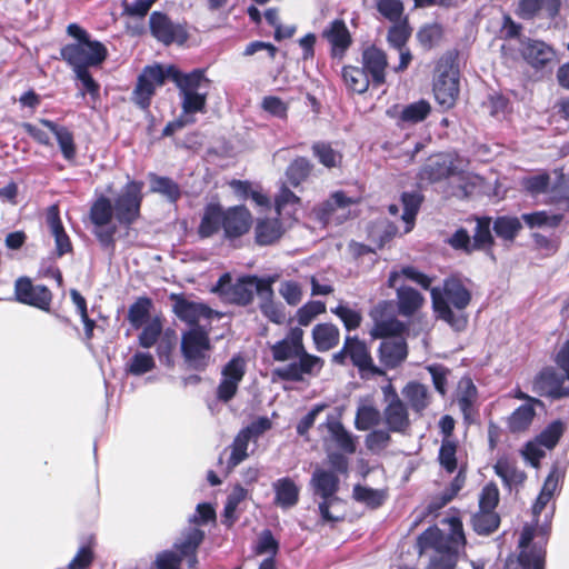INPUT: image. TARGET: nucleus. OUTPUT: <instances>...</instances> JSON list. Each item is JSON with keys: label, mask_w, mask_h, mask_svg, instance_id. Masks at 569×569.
<instances>
[{"label": "nucleus", "mask_w": 569, "mask_h": 569, "mask_svg": "<svg viewBox=\"0 0 569 569\" xmlns=\"http://www.w3.org/2000/svg\"><path fill=\"white\" fill-rule=\"evenodd\" d=\"M388 308L389 303L387 301H380L370 310L369 316L375 323L370 336L375 339L399 337L406 330V326L397 318L383 319Z\"/></svg>", "instance_id": "4468645a"}, {"label": "nucleus", "mask_w": 569, "mask_h": 569, "mask_svg": "<svg viewBox=\"0 0 569 569\" xmlns=\"http://www.w3.org/2000/svg\"><path fill=\"white\" fill-rule=\"evenodd\" d=\"M47 224L49 227L50 233L54 238L56 251L58 256H63L70 252L72 248L71 242L63 229L57 206L49 207L47 212Z\"/></svg>", "instance_id": "bb28decb"}, {"label": "nucleus", "mask_w": 569, "mask_h": 569, "mask_svg": "<svg viewBox=\"0 0 569 569\" xmlns=\"http://www.w3.org/2000/svg\"><path fill=\"white\" fill-rule=\"evenodd\" d=\"M224 211L219 204L207 206L201 223L199 226V233L201 237H210L216 233L220 227H223Z\"/></svg>", "instance_id": "e433bc0d"}, {"label": "nucleus", "mask_w": 569, "mask_h": 569, "mask_svg": "<svg viewBox=\"0 0 569 569\" xmlns=\"http://www.w3.org/2000/svg\"><path fill=\"white\" fill-rule=\"evenodd\" d=\"M410 29L407 24L406 19L399 22H395L390 27L387 36L389 44L395 49H401L407 47V41L410 37Z\"/></svg>", "instance_id": "0e129e2a"}, {"label": "nucleus", "mask_w": 569, "mask_h": 569, "mask_svg": "<svg viewBox=\"0 0 569 569\" xmlns=\"http://www.w3.org/2000/svg\"><path fill=\"white\" fill-rule=\"evenodd\" d=\"M378 12L390 22L402 21L403 3L401 0H376Z\"/></svg>", "instance_id": "4d7b16f0"}, {"label": "nucleus", "mask_w": 569, "mask_h": 569, "mask_svg": "<svg viewBox=\"0 0 569 569\" xmlns=\"http://www.w3.org/2000/svg\"><path fill=\"white\" fill-rule=\"evenodd\" d=\"M521 399H526V403L519 406L509 417L508 426L511 432H520L526 430L532 422L535 406H543V402L537 398L521 395Z\"/></svg>", "instance_id": "5701e85b"}, {"label": "nucleus", "mask_w": 569, "mask_h": 569, "mask_svg": "<svg viewBox=\"0 0 569 569\" xmlns=\"http://www.w3.org/2000/svg\"><path fill=\"white\" fill-rule=\"evenodd\" d=\"M282 234L281 223L278 219L259 220L256 226V240L259 244H271Z\"/></svg>", "instance_id": "ea45409f"}, {"label": "nucleus", "mask_w": 569, "mask_h": 569, "mask_svg": "<svg viewBox=\"0 0 569 569\" xmlns=\"http://www.w3.org/2000/svg\"><path fill=\"white\" fill-rule=\"evenodd\" d=\"M251 224V214L243 206H236L224 211L223 230L227 237L233 238L246 233Z\"/></svg>", "instance_id": "4be33fe9"}, {"label": "nucleus", "mask_w": 569, "mask_h": 569, "mask_svg": "<svg viewBox=\"0 0 569 569\" xmlns=\"http://www.w3.org/2000/svg\"><path fill=\"white\" fill-rule=\"evenodd\" d=\"M522 56L528 61V63L539 68L550 62L555 57V52L552 48L545 42L530 40L523 46Z\"/></svg>", "instance_id": "2f4dec72"}, {"label": "nucleus", "mask_w": 569, "mask_h": 569, "mask_svg": "<svg viewBox=\"0 0 569 569\" xmlns=\"http://www.w3.org/2000/svg\"><path fill=\"white\" fill-rule=\"evenodd\" d=\"M156 367L154 359L151 353L137 351L126 363L127 375L140 377L150 372Z\"/></svg>", "instance_id": "c03bdc74"}, {"label": "nucleus", "mask_w": 569, "mask_h": 569, "mask_svg": "<svg viewBox=\"0 0 569 569\" xmlns=\"http://www.w3.org/2000/svg\"><path fill=\"white\" fill-rule=\"evenodd\" d=\"M325 426L336 446L348 455L357 451V437L346 429L343 423L332 415L327 417Z\"/></svg>", "instance_id": "412c9836"}, {"label": "nucleus", "mask_w": 569, "mask_h": 569, "mask_svg": "<svg viewBox=\"0 0 569 569\" xmlns=\"http://www.w3.org/2000/svg\"><path fill=\"white\" fill-rule=\"evenodd\" d=\"M246 373L244 361L240 356H233L222 368L221 379L239 385Z\"/></svg>", "instance_id": "e2e57ef3"}, {"label": "nucleus", "mask_w": 569, "mask_h": 569, "mask_svg": "<svg viewBox=\"0 0 569 569\" xmlns=\"http://www.w3.org/2000/svg\"><path fill=\"white\" fill-rule=\"evenodd\" d=\"M303 348V330L299 327L291 328L283 339L270 346L272 359L277 362L297 358Z\"/></svg>", "instance_id": "dca6fc26"}, {"label": "nucleus", "mask_w": 569, "mask_h": 569, "mask_svg": "<svg viewBox=\"0 0 569 569\" xmlns=\"http://www.w3.org/2000/svg\"><path fill=\"white\" fill-rule=\"evenodd\" d=\"M380 423V412L372 406H361L358 408L355 427L358 430H368Z\"/></svg>", "instance_id": "052dcab7"}, {"label": "nucleus", "mask_w": 569, "mask_h": 569, "mask_svg": "<svg viewBox=\"0 0 569 569\" xmlns=\"http://www.w3.org/2000/svg\"><path fill=\"white\" fill-rule=\"evenodd\" d=\"M390 432L391 431L383 429L372 430L366 436V448L372 453H380L391 441Z\"/></svg>", "instance_id": "69168bd1"}, {"label": "nucleus", "mask_w": 569, "mask_h": 569, "mask_svg": "<svg viewBox=\"0 0 569 569\" xmlns=\"http://www.w3.org/2000/svg\"><path fill=\"white\" fill-rule=\"evenodd\" d=\"M563 216L562 214H550L546 211H537L533 213H525L522 216V220L530 227V228H555L559 226V223L562 221Z\"/></svg>", "instance_id": "5fc2aeb1"}, {"label": "nucleus", "mask_w": 569, "mask_h": 569, "mask_svg": "<svg viewBox=\"0 0 569 569\" xmlns=\"http://www.w3.org/2000/svg\"><path fill=\"white\" fill-rule=\"evenodd\" d=\"M387 428L391 432L406 435L410 427L409 413L401 399H397L383 410Z\"/></svg>", "instance_id": "393cba45"}, {"label": "nucleus", "mask_w": 569, "mask_h": 569, "mask_svg": "<svg viewBox=\"0 0 569 569\" xmlns=\"http://www.w3.org/2000/svg\"><path fill=\"white\" fill-rule=\"evenodd\" d=\"M253 287H211V291L226 297L238 306H248L254 297Z\"/></svg>", "instance_id": "79ce46f5"}, {"label": "nucleus", "mask_w": 569, "mask_h": 569, "mask_svg": "<svg viewBox=\"0 0 569 569\" xmlns=\"http://www.w3.org/2000/svg\"><path fill=\"white\" fill-rule=\"evenodd\" d=\"M362 70L368 73L373 87H380L386 82V70L388 67L387 54L383 50L371 46L362 52Z\"/></svg>", "instance_id": "f3484780"}, {"label": "nucleus", "mask_w": 569, "mask_h": 569, "mask_svg": "<svg viewBox=\"0 0 569 569\" xmlns=\"http://www.w3.org/2000/svg\"><path fill=\"white\" fill-rule=\"evenodd\" d=\"M150 189L152 192L166 196L170 201L178 199V186L169 178L149 174Z\"/></svg>", "instance_id": "6e6d98bb"}, {"label": "nucleus", "mask_w": 569, "mask_h": 569, "mask_svg": "<svg viewBox=\"0 0 569 569\" xmlns=\"http://www.w3.org/2000/svg\"><path fill=\"white\" fill-rule=\"evenodd\" d=\"M310 485L313 489V493L321 498L318 505V509L323 522H338L343 518L333 516L330 512V508L339 503L341 500L337 496L340 487L339 477L332 471L316 469L311 476Z\"/></svg>", "instance_id": "423d86ee"}, {"label": "nucleus", "mask_w": 569, "mask_h": 569, "mask_svg": "<svg viewBox=\"0 0 569 569\" xmlns=\"http://www.w3.org/2000/svg\"><path fill=\"white\" fill-rule=\"evenodd\" d=\"M274 204L279 216L295 218L300 207V198L282 186L274 199Z\"/></svg>", "instance_id": "58836bf2"}, {"label": "nucleus", "mask_w": 569, "mask_h": 569, "mask_svg": "<svg viewBox=\"0 0 569 569\" xmlns=\"http://www.w3.org/2000/svg\"><path fill=\"white\" fill-rule=\"evenodd\" d=\"M522 224L519 218L512 216L498 217L492 226L493 231L499 238L512 241L518 232L521 230Z\"/></svg>", "instance_id": "37998d69"}, {"label": "nucleus", "mask_w": 569, "mask_h": 569, "mask_svg": "<svg viewBox=\"0 0 569 569\" xmlns=\"http://www.w3.org/2000/svg\"><path fill=\"white\" fill-rule=\"evenodd\" d=\"M209 80L204 71L196 69L190 73L180 72V93L182 94L180 128L197 121V114L206 113Z\"/></svg>", "instance_id": "7ed1b4c3"}, {"label": "nucleus", "mask_w": 569, "mask_h": 569, "mask_svg": "<svg viewBox=\"0 0 569 569\" xmlns=\"http://www.w3.org/2000/svg\"><path fill=\"white\" fill-rule=\"evenodd\" d=\"M171 80L178 86V67L174 64L154 63L146 66L138 77L132 93L133 102L141 109L150 106L156 89Z\"/></svg>", "instance_id": "20e7f679"}, {"label": "nucleus", "mask_w": 569, "mask_h": 569, "mask_svg": "<svg viewBox=\"0 0 569 569\" xmlns=\"http://www.w3.org/2000/svg\"><path fill=\"white\" fill-rule=\"evenodd\" d=\"M401 200L403 204L401 219L406 223L405 232L407 233L413 228L415 219L419 211L422 197L418 192H403Z\"/></svg>", "instance_id": "a19ab883"}, {"label": "nucleus", "mask_w": 569, "mask_h": 569, "mask_svg": "<svg viewBox=\"0 0 569 569\" xmlns=\"http://www.w3.org/2000/svg\"><path fill=\"white\" fill-rule=\"evenodd\" d=\"M430 111V103L426 100H419L406 106L401 111L400 119L407 123H418L423 121Z\"/></svg>", "instance_id": "3c124183"}, {"label": "nucleus", "mask_w": 569, "mask_h": 569, "mask_svg": "<svg viewBox=\"0 0 569 569\" xmlns=\"http://www.w3.org/2000/svg\"><path fill=\"white\" fill-rule=\"evenodd\" d=\"M430 289L432 307L438 318L446 321L453 330L462 331L468 323L463 310L471 300L467 287H422Z\"/></svg>", "instance_id": "f03ea898"}, {"label": "nucleus", "mask_w": 569, "mask_h": 569, "mask_svg": "<svg viewBox=\"0 0 569 569\" xmlns=\"http://www.w3.org/2000/svg\"><path fill=\"white\" fill-rule=\"evenodd\" d=\"M545 548L533 546L530 550L520 551L517 559L508 558L505 569H545Z\"/></svg>", "instance_id": "a878e982"}, {"label": "nucleus", "mask_w": 569, "mask_h": 569, "mask_svg": "<svg viewBox=\"0 0 569 569\" xmlns=\"http://www.w3.org/2000/svg\"><path fill=\"white\" fill-rule=\"evenodd\" d=\"M40 123L56 136L63 158L68 161H72L76 158V146L72 132L68 128L58 126L49 119H41Z\"/></svg>", "instance_id": "7c9ffc66"}, {"label": "nucleus", "mask_w": 569, "mask_h": 569, "mask_svg": "<svg viewBox=\"0 0 569 569\" xmlns=\"http://www.w3.org/2000/svg\"><path fill=\"white\" fill-rule=\"evenodd\" d=\"M295 359L284 367L274 368L272 376L282 381L300 382L305 375L316 376L323 366L322 358L309 353L306 348Z\"/></svg>", "instance_id": "6e6552de"}, {"label": "nucleus", "mask_w": 569, "mask_h": 569, "mask_svg": "<svg viewBox=\"0 0 569 569\" xmlns=\"http://www.w3.org/2000/svg\"><path fill=\"white\" fill-rule=\"evenodd\" d=\"M151 301L148 298H140L130 306L128 311V320L136 329L140 328L149 317Z\"/></svg>", "instance_id": "bf43d9fd"}, {"label": "nucleus", "mask_w": 569, "mask_h": 569, "mask_svg": "<svg viewBox=\"0 0 569 569\" xmlns=\"http://www.w3.org/2000/svg\"><path fill=\"white\" fill-rule=\"evenodd\" d=\"M107 48L97 40H86L66 44L61 49L62 59L73 70L100 66L107 58Z\"/></svg>", "instance_id": "0eeeda50"}, {"label": "nucleus", "mask_w": 569, "mask_h": 569, "mask_svg": "<svg viewBox=\"0 0 569 569\" xmlns=\"http://www.w3.org/2000/svg\"><path fill=\"white\" fill-rule=\"evenodd\" d=\"M221 313L211 309L203 302L189 301L180 293V321L189 328L210 330L214 318H221Z\"/></svg>", "instance_id": "ddd939ff"}, {"label": "nucleus", "mask_w": 569, "mask_h": 569, "mask_svg": "<svg viewBox=\"0 0 569 569\" xmlns=\"http://www.w3.org/2000/svg\"><path fill=\"white\" fill-rule=\"evenodd\" d=\"M142 189L143 182L132 180L122 188L113 204L104 196L92 203L90 220L96 228V237L103 246L113 243V236L117 232V226L112 223L113 217L123 226H130L139 218L143 198Z\"/></svg>", "instance_id": "f257e3e1"}, {"label": "nucleus", "mask_w": 569, "mask_h": 569, "mask_svg": "<svg viewBox=\"0 0 569 569\" xmlns=\"http://www.w3.org/2000/svg\"><path fill=\"white\" fill-rule=\"evenodd\" d=\"M250 439L244 432L240 431L234 438L231 446V453L228 460V467L234 468L240 465L247 457V449Z\"/></svg>", "instance_id": "680f3d73"}, {"label": "nucleus", "mask_w": 569, "mask_h": 569, "mask_svg": "<svg viewBox=\"0 0 569 569\" xmlns=\"http://www.w3.org/2000/svg\"><path fill=\"white\" fill-rule=\"evenodd\" d=\"M566 373L558 372L553 367L541 369L532 381V391L551 400L569 398V386H565Z\"/></svg>", "instance_id": "9d476101"}, {"label": "nucleus", "mask_w": 569, "mask_h": 569, "mask_svg": "<svg viewBox=\"0 0 569 569\" xmlns=\"http://www.w3.org/2000/svg\"><path fill=\"white\" fill-rule=\"evenodd\" d=\"M355 500L365 503L371 509L381 507L386 500V493L382 490L356 485L352 490Z\"/></svg>", "instance_id": "a18cd8bd"}, {"label": "nucleus", "mask_w": 569, "mask_h": 569, "mask_svg": "<svg viewBox=\"0 0 569 569\" xmlns=\"http://www.w3.org/2000/svg\"><path fill=\"white\" fill-rule=\"evenodd\" d=\"M433 82L435 98L443 108H451L459 94V74L453 66L439 67Z\"/></svg>", "instance_id": "f8f14e48"}, {"label": "nucleus", "mask_w": 569, "mask_h": 569, "mask_svg": "<svg viewBox=\"0 0 569 569\" xmlns=\"http://www.w3.org/2000/svg\"><path fill=\"white\" fill-rule=\"evenodd\" d=\"M357 202V198L347 197L343 191H336L316 209V216L323 224H339L349 218L350 207Z\"/></svg>", "instance_id": "9b49d317"}, {"label": "nucleus", "mask_w": 569, "mask_h": 569, "mask_svg": "<svg viewBox=\"0 0 569 569\" xmlns=\"http://www.w3.org/2000/svg\"><path fill=\"white\" fill-rule=\"evenodd\" d=\"M322 37L330 43L335 57H342L352 42L347 24L341 19L331 21L322 31Z\"/></svg>", "instance_id": "6ab92c4d"}, {"label": "nucleus", "mask_w": 569, "mask_h": 569, "mask_svg": "<svg viewBox=\"0 0 569 569\" xmlns=\"http://www.w3.org/2000/svg\"><path fill=\"white\" fill-rule=\"evenodd\" d=\"M342 78L347 88L356 93H363L371 84L368 73L359 67L347 66L342 69Z\"/></svg>", "instance_id": "4c0bfd02"}, {"label": "nucleus", "mask_w": 569, "mask_h": 569, "mask_svg": "<svg viewBox=\"0 0 569 569\" xmlns=\"http://www.w3.org/2000/svg\"><path fill=\"white\" fill-rule=\"evenodd\" d=\"M398 312L403 317L413 316L423 305V296L415 287H397Z\"/></svg>", "instance_id": "c756f323"}, {"label": "nucleus", "mask_w": 569, "mask_h": 569, "mask_svg": "<svg viewBox=\"0 0 569 569\" xmlns=\"http://www.w3.org/2000/svg\"><path fill=\"white\" fill-rule=\"evenodd\" d=\"M272 487L276 505L283 509H289L298 503L300 490L291 478H280L273 482Z\"/></svg>", "instance_id": "cd10ccee"}, {"label": "nucleus", "mask_w": 569, "mask_h": 569, "mask_svg": "<svg viewBox=\"0 0 569 569\" xmlns=\"http://www.w3.org/2000/svg\"><path fill=\"white\" fill-rule=\"evenodd\" d=\"M176 346L174 332L167 331L163 337L160 338L157 351L159 361L168 367L174 366L172 351Z\"/></svg>", "instance_id": "338daca9"}, {"label": "nucleus", "mask_w": 569, "mask_h": 569, "mask_svg": "<svg viewBox=\"0 0 569 569\" xmlns=\"http://www.w3.org/2000/svg\"><path fill=\"white\" fill-rule=\"evenodd\" d=\"M339 329L332 323H318L312 329V339L318 351L325 352L339 343Z\"/></svg>", "instance_id": "72a5a7b5"}, {"label": "nucleus", "mask_w": 569, "mask_h": 569, "mask_svg": "<svg viewBox=\"0 0 569 569\" xmlns=\"http://www.w3.org/2000/svg\"><path fill=\"white\" fill-rule=\"evenodd\" d=\"M347 342L349 343V359L359 370L362 378H365L366 373L372 376L383 375V370L373 363L372 357L363 340H360L357 336H347Z\"/></svg>", "instance_id": "2eb2a0df"}, {"label": "nucleus", "mask_w": 569, "mask_h": 569, "mask_svg": "<svg viewBox=\"0 0 569 569\" xmlns=\"http://www.w3.org/2000/svg\"><path fill=\"white\" fill-rule=\"evenodd\" d=\"M493 470L509 490H511L512 486L522 485L527 478L525 471L509 463L506 459H498L493 466Z\"/></svg>", "instance_id": "c9c22d12"}, {"label": "nucleus", "mask_w": 569, "mask_h": 569, "mask_svg": "<svg viewBox=\"0 0 569 569\" xmlns=\"http://www.w3.org/2000/svg\"><path fill=\"white\" fill-rule=\"evenodd\" d=\"M500 525V516L496 511L481 510L471 517L473 531L479 536H489L495 532Z\"/></svg>", "instance_id": "f704fd0d"}, {"label": "nucleus", "mask_w": 569, "mask_h": 569, "mask_svg": "<svg viewBox=\"0 0 569 569\" xmlns=\"http://www.w3.org/2000/svg\"><path fill=\"white\" fill-rule=\"evenodd\" d=\"M295 359L284 367L274 368L272 376L282 381L300 382L305 375L316 376L323 366L322 358L309 353L306 348Z\"/></svg>", "instance_id": "1a4fd4ad"}, {"label": "nucleus", "mask_w": 569, "mask_h": 569, "mask_svg": "<svg viewBox=\"0 0 569 569\" xmlns=\"http://www.w3.org/2000/svg\"><path fill=\"white\" fill-rule=\"evenodd\" d=\"M380 362L388 369L399 367L408 356V346L405 339L383 340L378 349Z\"/></svg>", "instance_id": "aec40b11"}, {"label": "nucleus", "mask_w": 569, "mask_h": 569, "mask_svg": "<svg viewBox=\"0 0 569 569\" xmlns=\"http://www.w3.org/2000/svg\"><path fill=\"white\" fill-rule=\"evenodd\" d=\"M210 330L189 328L180 337V353L187 368L194 371H204L210 363V350L212 348Z\"/></svg>", "instance_id": "39448f33"}, {"label": "nucleus", "mask_w": 569, "mask_h": 569, "mask_svg": "<svg viewBox=\"0 0 569 569\" xmlns=\"http://www.w3.org/2000/svg\"><path fill=\"white\" fill-rule=\"evenodd\" d=\"M561 0H520L519 11L523 19H530L543 12L548 18L558 14Z\"/></svg>", "instance_id": "473e14b6"}, {"label": "nucleus", "mask_w": 569, "mask_h": 569, "mask_svg": "<svg viewBox=\"0 0 569 569\" xmlns=\"http://www.w3.org/2000/svg\"><path fill=\"white\" fill-rule=\"evenodd\" d=\"M457 445L450 439H443L439 449V463L449 473L457 469Z\"/></svg>", "instance_id": "13d9d810"}, {"label": "nucleus", "mask_w": 569, "mask_h": 569, "mask_svg": "<svg viewBox=\"0 0 569 569\" xmlns=\"http://www.w3.org/2000/svg\"><path fill=\"white\" fill-rule=\"evenodd\" d=\"M162 332V325L159 319H153L144 326L138 337L139 345L144 348H151L159 339Z\"/></svg>", "instance_id": "774afa93"}, {"label": "nucleus", "mask_w": 569, "mask_h": 569, "mask_svg": "<svg viewBox=\"0 0 569 569\" xmlns=\"http://www.w3.org/2000/svg\"><path fill=\"white\" fill-rule=\"evenodd\" d=\"M0 300H17L20 303L50 311L52 293L49 287H13L12 297L0 296Z\"/></svg>", "instance_id": "a211bd4d"}, {"label": "nucleus", "mask_w": 569, "mask_h": 569, "mask_svg": "<svg viewBox=\"0 0 569 569\" xmlns=\"http://www.w3.org/2000/svg\"><path fill=\"white\" fill-rule=\"evenodd\" d=\"M472 243L475 250L490 249L493 244L491 219L489 217L477 218Z\"/></svg>", "instance_id": "de8ad7c7"}, {"label": "nucleus", "mask_w": 569, "mask_h": 569, "mask_svg": "<svg viewBox=\"0 0 569 569\" xmlns=\"http://www.w3.org/2000/svg\"><path fill=\"white\" fill-rule=\"evenodd\" d=\"M206 532L198 527H189L180 539V566L183 563V555L197 551L203 542Z\"/></svg>", "instance_id": "09e8293b"}, {"label": "nucleus", "mask_w": 569, "mask_h": 569, "mask_svg": "<svg viewBox=\"0 0 569 569\" xmlns=\"http://www.w3.org/2000/svg\"><path fill=\"white\" fill-rule=\"evenodd\" d=\"M456 170L452 156L441 153L429 158L422 168L421 176L433 182L455 174Z\"/></svg>", "instance_id": "b1692460"}, {"label": "nucleus", "mask_w": 569, "mask_h": 569, "mask_svg": "<svg viewBox=\"0 0 569 569\" xmlns=\"http://www.w3.org/2000/svg\"><path fill=\"white\" fill-rule=\"evenodd\" d=\"M151 34L161 43L168 46L174 41L176 27L167 14L153 11L149 19Z\"/></svg>", "instance_id": "c85d7f7f"}, {"label": "nucleus", "mask_w": 569, "mask_h": 569, "mask_svg": "<svg viewBox=\"0 0 569 569\" xmlns=\"http://www.w3.org/2000/svg\"><path fill=\"white\" fill-rule=\"evenodd\" d=\"M565 432V423L561 420L550 422L538 436L539 445L551 450L559 442Z\"/></svg>", "instance_id": "864d4df0"}, {"label": "nucleus", "mask_w": 569, "mask_h": 569, "mask_svg": "<svg viewBox=\"0 0 569 569\" xmlns=\"http://www.w3.org/2000/svg\"><path fill=\"white\" fill-rule=\"evenodd\" d=\"M312 164L306 158L295 159L287 168L286 176L291 186L298 187L310 174Z\"/></svg>", "instance_id": "8fccbe9b"}, {"label": "nucleus", "mask_w": 569, "mask_h": 569, "mask_svg": "<svg viewBox=\"0 0 569 569\" xmlns=\"http://www.w3.org/2000/svg\"><path fill=\"white\" fill-rule=\"evenodd\" d=\"M403 396L409 401L410 407L416 412H421L427 408L428 401V390L426 386L419 382H409L402 390Z\"/></svg>", "instance_id": "49530a36"}, {"label": "nucleus", "mask_w": 569, "mask_h": 569, "mask_svg": "<svg viewBox=\"0 0 569 569\" xmlns=\"http://www.w3.org/2000/svg\"><path fill=\"white\" fill-rule=\"evenodd\" d=\"M401 280L416 282L417 284H430L433 279L418 271L413 267H403L399 271H392L389 276L388 284H396Z\"/></svg>", "instance_id": "603ef678"}]
</instances>
